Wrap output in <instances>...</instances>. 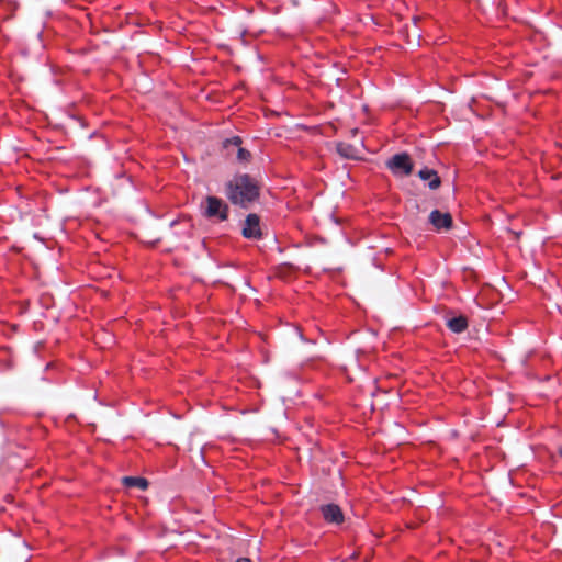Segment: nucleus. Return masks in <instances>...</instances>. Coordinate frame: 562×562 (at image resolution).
I'll list each match as a JSON object with an SVG mask.
<instances>
[{"instance_id": "f257e3e1", "label": "nucleus", "mask_w": 562, "mask_h": 562, "mask_svg": "<svg viewBox=\"0 0 562 562\" xmlns=\"http://www.w3.org/2000/svg\"><path fill=\"white\" fill-rule=\"evenodd\" d=\"M259 195L260 188L257 181L247 173L234 177L226 184V196L234 205L247 209L259 199Z\"/></svg>"}, {"instance_id": "423d86ee", "label": "nucleus", "mask_w": 562, "mask_h": 562, "mask_svg": "<svg viewBox=\"0 0 562 562\" xmlns=\"http://www.w3.org/2000/svg\"><path fill=\"white\" fill-rule=\"evenodd\" d=\"M243 139L239 136H233L231 138H226L223 142V147L231 153L232 149L237 150V160L241 164L249 162L251 159V154L246 148L241 147Z\"/></svg>"}, {"instance_id": "f8f14e48", "label": "nucleus", "mask_w": 562, "mask_h": 562, "mask_svg": "<svg viewBox=\"0 0 562 562\" xmlns=\"http://www.w3.org/2000/svg\"><path fill=\"white\" fill-rule=\"evenodd\" d=\"M236 562H252L249 558H238Z\"/></svg>"}, {"instance_id": "ddd939ff", "label": "nucleus", "mask_w": 562, "mask_h": 562, "mask_svg": "<svg viewBox=\"0 0 562 562\" xmlns=\"http://www.w3.org/2000/svg\"><path fill=\"white\" fill-rule=\"evenodd\" d=\"M558 454L562 458V447L558 449Z\"/></svg>"}, {"instance_id": "9b49d317", "label": "nucleus", "mask_w": 562, "mask_h": 562, "mask_svg": "<svg viewBox=\"0 0 562 562\" xmlns=\"http://www.w3.org/2000/svg\"><path fill=\"white\" fill-rule=\"evenodd\" d=\"M337 151L341 157L349 159L356 158L355 147L350 144L339 143L337 145Z\"/></svg>"}, {"instance_id": "6e6552de", "label": "nucleus", "mask_w": 562, "mask_h": 562, "mask_svg": "<svg viewBox=\"0 0 562 562\" xmlns=\"http://www.w3.org/2000/svg\"><path fill=\"white\" fill-rule=\"evenodd\" d=\"M418 177L424 181H429L428 187L431 190H437L441 186V179L434 169L425 167L419 170Z\"/></svg>"}, {"instance_id": "20e7f679", "label": "nucleus", "mask_w": 562, "mask_h": 562, "mask_svg": "<svg viewBox=\"0 0 562 562\" xmlns=\"http://www.w3.org/2000/svg\"><path fill=\"white\" fill-rule=\"evenodd\" d=\"M319 512L327 524L339 526L345 521L342 509L337 504H324L319 507Z\"/></svg>"}, {"instance_id": "f03ea898", "label": "nucleus", "mask_w": 562, "mask_h": 562, "mask_svg": "<svg viewBox=\"0 0 562 562\" xmlns=\"http://www.w3.org/2000/svg\"><path fill=\"white\" fill-rule=\"evenodd\" d=\"M205 203L206 206L203 213L205 217L217 222H224L228 218L229 207L222 199L209 195Z\"/></svg>"}, {"instance_id": "39448f33", "label": "nucleus", "mask_w": 562, "mask_h": 562, "mask_svg": "<svg viewBox=\"0 0 562 562\" xmlns=\"http://www.w3.org/2000/svg\"><path fill=\"white\" fill-rule=\"evenodd\" d=\"M241 234L247 239H260L262 237L260 217L257 214L250 213L246 216Z\"/></svg>"}, {"instance_id": "9d476101", "label": "nucleus", "mask_w": 562, "mask_h": 562, "mask_svg": "<svg viewBox=\"0 0 562 562\" xmlns=\"http://www.w3.org/2000/svg\"><path fill=\"white\" fill-rule=\"evenodd\" d=\"M124 483L128 487H138L140 490H146L148 486V482L144 477H137V476H126L124 477Z\"/></svg>"}, {"instance_id": "7ed1b4c3", "label": "nucleus", "mask_w": 562, "mask_h": 562, "mask_svg": "<svg viewBox=\"0 0 562 562\" xmlns=\"http://www.w3.org/2000/svg\"><path fill=\"white\" fill-rule=\"evenodd\" d=\"M386 166L394 173L402 172L405 176L411 175L414 167L409 155L406 153L395 154L387 160Z\"/></svg>"}, {"instance_id": "1a4fd4ad", "label": "nucleus", "mask_w": 562, "mask_h": 562, "mask_svg": "<svg viewBox=\"0 0 562 562\" xmlns=\"http://www.w3.org/2000/svg\"><path fill=\"white\" fill-rule=\"evenodd\" d=\"M447 327L454 334H461L469 326L468 318L464 315L453 316L447 319Z\"/></svg>"}, {"instance_id": "0eeeda50", "label": "nucleus", "mask_w": 562, "mask_h": 562, "mask_svg": "<svg viewBox=\"0 0 562 562\" xmlns=\"http://www.w3.org/2000/svg\"><path fill=\"white\" fill-rule=\"evenodd\" d=\"M429 222L436 231L449 229L452 227V216L450 213H442L439 210H434L429 214Z\"/></svg>"}]
</instances>
